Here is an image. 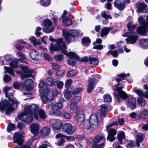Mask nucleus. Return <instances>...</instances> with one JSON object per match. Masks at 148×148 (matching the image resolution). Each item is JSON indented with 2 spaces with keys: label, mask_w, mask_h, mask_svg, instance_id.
<instances>
[{
  "label": "nucleus",
  "mask_w": 148,
  "mask_h": 148,
  "mask_svg": "<svg viewBox=\"0 0 148 148\" xmlns=\"http://www.w3.org/2000/svg\"><path fill=\"white\" fill-rule=\"evenodd\" d=\"M15 128L14 124H10L8 126L7 131L8 132H10L11 131L14 130Z\"/></svg>",
  "instance_id": "59"
},
{
  "label": "nucleus",
  "mask_w": 148,
  "mask_h": 148,
  "mask_svg": "<svg viewBox=\"0 0 148 148\" xmlns=\"http://www.w3.org/2000/svg\"><path fill=\"white\" fill-rule=\"evenodd\" d=\"M127 27L128 30L130 31V32H133L136 27L135 25H133L131 22L129 23L127 25Z\"/></svg>",
  "instance_id": "47"
},
{
  "label": "nucleus",
  "mask_w": 148,
  "mask_h": 148,
  "mask_svg": "<svg viewBox=\"0 0 148 148\" xmlns=\"http://www.w3.org/2000/svg\"><path fill=\"white\" fill-rule=\"evenodd\" d=\"M76 116L80 125H82L84 127V123L86 121L85 120L86 116L84 113L82 111L80 112L76 115Z\"/></svg>",
  "instance_id": "20"
},
{
  "label": "nucleus",
  "mask_w": 148,
  "mask_h": 148,
  "mask_svg": "<svg viewBox=\"0 0 148 148\" xmlns=\"http://www.w3.org/2000/svg\"><path fill=\"white\" fill-rule=\"evenodd\" d=\"M101 15L106 20L108 19H112V17L110 15H106L105 12H102L101 13Z\"/></svg>",
  "instance_id": "61"
},
{
  "label": "nucleus",
  "mask_w": 148,
  "mask_h": 148,
  "mask_svg": "<svg viewBox=\"0 0 148 148\" xmlns=\"http://www.w3.org/2000/svg\"><path fill=\"white\" fill-rule=\"evenodd\" d=\"M98 125V117L95 114H91L89 117V121L86 120L84 123V127L89 130L91 127L95 129Z\"/></svg>",
  "instance_id": "3"
},
{
  "label": "nucleus",
  "mask_w": 148,
  "mask_h": 148,
  "mask_svg": "<svg viewBox=\"0 0 148 148\" xmlns=\"http://www.w3.org/2000/svg\"><path fill=\"white\" fill-rule=\"evenodd\" d=\"M77 72L75 70H72L69 71L67 74V76L68 77H72L77 75Z\"/></svg>",
  "instance_id": "50"
},
{
  "label": "nucleus",
  "mask_w": 148,
  "mask_h": 148,
  "mask_svg": "<svg viewBox=\"0 0 148 148\" xmlns=\"http://www.w3.org/2000/svg\"><path fill=\"white\" fill-rule=\"evenodd\" d=\"M40 95L42 102L46 103L48 101L49 98L47 96L49 90L47 88L45 81H41L39 84Z\"/></svg>",
  "instance_id": "4"
},
{
  "label": "nucleus",
  "mask_w": 148,
  "mask_h": 148,
  "mask_svg": "<svg viewBox=\"0 0 148 148\" xmlns=\"http://www.w3.org/2000/svg\"><path fill=\"white\" fill-rule=\"evenodd\" d=\"M32 115L30 114L29 113H26L24 111L19 114L18 117L21 120L26 123H31L33 120Z\"/></svg>",
  "instance_id": "13"
},
{
  "label": "nucleus",
  "mask_w": 148,
  "mask_h": 148,
  "mask_svg": "<svg viewBox=\"0 0 148 148\" xmlns=\"http://www.w3.org/2000/svg\"><path fill=\"white\" fill-rule=\"evenodd\" d=\"M137 11L139 12H148L147 5L144 3H139L137 4Z\"/></svg>",
  "instance_id": "21"
},
{
  "label": "nucleus",
  "mask_w": 148,
  "mask_h": 148,
  "mask_svg": "<svg viewBox=\"0 0 148 148\" xmlns=\"http://www.w3.org/2000/svg\"><path fill=\"white\" fill-rule=\"evenodd\" d=\"M108 110L106 106L104 105H102L100 106L99 113L101 116L105 117Z\"/></svg>",
  "instance_id": "27"
},
{
  "label": "nucleus",
  "mask_w": 148,
  "mask_h": 148,
  "mask_svg": "<svg viewBox=\"0 0 148 148\" xmlns=\"http://www.w3.org/2000/svg\"><path fill=\"white\" fill-rule=\"evenodd\" d=\"M13 139L14 143H17L20 145L23 144V136L20 133H15L14 134Z\"/></svg>",
  "instance_id": "22"
},
{
  "label": "nucleus",
  "mask_w": 148,
  "mask_h": 148,
  "mask_svg": "<svg viewBox=\"0 0 148 148\" xmlns=\"http://www.w3.org/2000/svg\"><path fill=\"white\" fill-rule=\"evenodd\" d=\"M126 75L125 74L121 73L120 74L118 75L117 76L119 77V78H117L116 79V81L117 82L119 81L120 80H123L124 77L126 76Z\"/></svg>",
  "instance_id": "56"
},
{
  "label": "nucleus",
  "mask_w": 148,
  "mask_h": 148,
  "mask_svg": "<svg viewBox=\"0 0 148 148\" xmlns=\"http://www.w3.org/2000/svg\"><path fill=\"white\" fill-rule=\"evenodd\" d=\"M107 54L109 55L110 54L113 56L116 57L118 55V52L116 50L109 51L107 53Z\"/></svg>",
  "instance_id": "55"
},
{
  "label": "nucleus",
  "mask_w": 148,
  "mask_h": 148,
  "mask_svg": "<svg viewBox=\"0 0 148 148\" xmlns=\"http://www.w3.org/2000/svg\"><path fill=\"white\" fill-rule=\"evenodd\" d=\"M15 109L12 106V104L8 102L7 99L2 100L0 102V110L2 112L4 111L7 115H9L10 113L13 112Z\"/></svg>",
  "instance_id": "5"
},
{
  "label": "nucleus",
  "mask_w": 148,
  "mask_h": 148,
  "mask_svg": "<svg viewBox=\"0 0 148 148\" xmlns=\"http://www.w3.org/2000/svg\"><path fill=\"white\" fill-rule=\"evenodd\" d=\"M123 36L128 37L125 39L127 44H133L136 42L138 38L136 33L134 32H128L122 34Z\"/></svg>",
  "instance_id": "9"
},
{
  "label": "nucleus",
  "mask_w": 148,
  "mask_h": 148,
  "mask_svg": "<svg viewBox=\"0 0 148 148\" xmlns=\"http://www.w3.org/2000/svg\"><path fill=\"white\" fill-rule=\"evenodd\" d=\"M141 117L146 118L148 117V109H144L141 111L140 113Z\"/></svg>",
  "instance_id": "37"
},
{
  "label": "nucleus",
  "mask_w": 148,
  "mask_h": 148,
  "mask_svg": "<svg viewBox=\"0 0 148 148\" xmlns=\"http://www.w3.org/2000/svg\"><path fill=\"white\" fill-rule=\"evenodd\" d=\"M81 97L80 96H77L74 97L72 99L70 103H76L79 102L81 100Z\"/></svg>",
  "instance_id": "45"
},
{
  "label": "nucleus",
  "mask_w": 148,
  "mask_h": 148,
  "mask_svg": "<svg viewBox=\"0 0 148 148\" xmlns=\"http://www.w3.org/2000/svg\"><path fill=\"white\" fill-rule=\"evenodd\" d=\"M78 35V32L75 30L68 31L64 29L63 30V36L64 38L67 43H70L71 41L74 40V38Z\"/></svg>",
  "instance_id": "7"
},
{
  "label": "nucleus",
  "mask_w": 148,
  "mask_h": 148,
  "mask_svg": "<svg viewBox=\"0 0 148 148\" xmlns=\"http://www.w3.org/2000/svg\"><path fill=\"white\" fill-rule=\"evenodd\" d=\"M65 137V136L62 135L61 133H59L57 134L56 136V138L58 139L60 138V141L58 142V145L59 146H62L64 142V140L63 137Z\"/></svg>",
  "instance_id": "34"
},
{
  "label": "nucleus",
  "mask_w": 148,
  "mask_h": 148,
  "mask_svg": "<svg viewBox=\"0 0 148 148\" xmlns=\"http://www.w3.org/2000/svg\"><path fill=\"white\" fill-rule=\"evenodd\" d=\"M50 123H52L53 128L56 130H60L63 125V123L59 119H53L50 120Z\"/></svg>",
  "instance_id": "18"
},
{
  "label": "nucleus",
  "mask_w": 148,
  "mask_h": 148,
  "mask_svg": "<svg viewBox=\"0 0 148 148\" xmlns=\"http://www.w3.org/2000/svg\"><path fill=\"white\" fill-rule=\"evenodd\" d=\"M62 38H59L56 40V44L54 46L53 43L51 44L50 49L51 53L54 51H60L67 56L69 57L68 61V63L70 65H73L75 63L78 59V56L74 53L70 52L67 53L66 47L64 42L63 41Z\"/></svg>",
  "instance_id": "1"
},
{
  "label": "nucleus",
  "mask_w": 148,
  "mask_h": 148,
  "mask_svg": "<svg viewBox=\"0 0 148 148\" xmlns=\"http://www.w3.org/2000/svg\"><path fill=\"white\" fill-rule=\"evenodd\" d=\"M134 92H136L138 96L143 97L144 92L143 91L139 89H133Z\"/></svg>",
  "instance_id": "52"
},
{
  "label": "nucleus",
  "mask_w": 148,
  "mask_h": 148,
  "mask_svg": "<svg viewBox=\"0 0 148 148\" xmlns=\"http://www.w3.org/2000/svg\"><path fill=\"white\" fill-rule=\"evenodd\" d=\"M31 131L32 133L35 135L37 134L39 130V125L37 123H33L31 125Z\"/></svg>",
  "instance_id": "25"
},
{
  "label": "nucleus",
  "mask_w": 148,
  "mask_h": 148,
  "mask_svg": "<svg viewBox=\"0 0 148 148\" xmlns=\"http://www.w3.org/2000/svg\"><path fill=\"white\" fill-rule=\"evenodd\" d=\"M54 80L55 82L57 84V88L60 89H62L63 86V82L62 81H60L58 79H55Z\"/></svg>",
  "instance_id": "39"
},
{
  "label": "nucleus",
  "mask_w": 148,
  "mask_h": 148,
  "mask_svg": "<svg viewBox=\"0 0 148 148\" xmlns=\"http://www.w3.org/2000/svg\"><path fill=\"white\" fill-rule=\"evenodd\" d=\"M102 140L103 141L105 140V139L103 135L97 136L94 139V144L92 145V148H103L105 145L104 143H102L99 145L96 144V143L100 142Z\"/></svg>",
  "instance_id": "17"
},
{
  "label": "nucleus",
  "mask_w": 148,
  "mask_h": 148,
  "mask_svg": "<svg viewBox=\"0 0 148 148\" xmlns=\"http://www.w3.org/2000/svg\"><path fill=\"white\" fill-rule=\"evenodd\" d=\"M41 29L42 28L40 27H37L36 29L35 34L36 35L38 36L42 35V33L40 32V31Z\"/></svg>",
  "instance_id": "64"
},
{
  "label": "nucleus",
  "mask_w": 148,
  "mask_h": 148,
  "mask_svg": "<svg viewBox=\"0 0 148 148\" xmlns=\"http://www.w3.org/2000/svg\"><path fill=\"white\" fill-rule=\"evenodd\" d=\"M18 60L16 59L13 60L10 64V66L12 68H16L18 67Z\"/></svg>",
  "instance_id": "44"
},
{
  "label": "nucleus",
  "mask_w": 148,
  "mask_h": 148,
  "mask_svg": "<svg viewBox=\"0 0 148 148\" xmlns=\"http://www.w3.org/2000/svg\"><path fill=\"white\" fill-rule=\"evenodd\" d=\"M118 82L117 84L116 85V88L114 90V96L119 101L120 98L125 99L127 98V95L122 90V86H119L120 84Z\"/></svg>",
  "instance_id": "10"
},
{
  "label": "nucleus",
  "mask_w": 148,
  "mask_h": 148,
  "mask_svg": "<svg viewBox=\"0 0 148 148\" xmlns=\"http://www.w3.org/2000/svg\"><path fill=\"white\" fill-rule=\"evenodd\" d=\"M38 109L39 107L37 105L33 104L25 107L24 108V111L26 113H29L30 114L33 115L34 118L37 120L39 118L38 114Z\"/></svg>",
  "instance_id": "8"
},
{
  "label": "nucleus",
  "mask_w": 148,
  "mask_h": 148,
  "mask_svg": "<svg viewBox=\"0 0 148 148\" xmlns=\"http://www.w3.org/2000/svg\"><path fill=\"white\" fill-rule=\"evenodd\" d=\"M111 29L110 27H104L101 29V36L103 37L105 36L108 35L109 31Z\"/></svg>",
  "instance_id": "33"
},
{
  "label": "nucleus",
  "mask_w": 148,
  "mask_h": 148,
  "mask_svg": "<svg viewBox=\"0 0 148 148\" xmlns=\"http://www.w3.org/2000/svg\"><path fill=\"white\" fill-rule=\"evenodd\" d=\"M64 99L62 98L58 99L57 103L52 106L51 104H49L46 106L47 110L49 109L50 108H52V111L49 112V114L50 115L54 114L57 116H59L61 114V111L60 109L63 107V103L64 102Z\"/></svg>",
  "instance_id": "2"
},
{
  "label": "nucleus",
  "mask_w": 148,
  "mask_h": 148,
  "mask_svg": "<svg viewBox=\"0 0 148 148\" xmlns=\"http://www.w3.org/2000/svg\"><path fill=\"white\" fill-rule=\"evenodd\" d=\"M4 69L5 70V72H7L9 74L12 75L14 77V73L13 70L11 68L9 67H7L6 66H4Z\"/></svg>",
  "instance_id": "46"
},
{
  "label": "nucleus",
  "mask_w": 148,
  "mask_h": 148,
  "mask_svg": "<svg viewBox=\"0 0 148 148\" xmlns=\"http://www.w3.org/2000/svg\"><path fill=\"white\" fill-rule=\"evenodd\" d=\"M55 60L56 61H61L63 58V55L62 54H59L54 56Z\"/></svg>",
  "instance_id": "58"
},
{
  "label": "nucleus",
  "mask_w": 148,
  "mask_h": 148,
  "mask_svg": "<svg viewBox=\"0 0 148 148\" xmlns=\"http://www.w3.org/2000/svg\"><path fill=\"white\" fill-rule=\"evenodd\" d=\"M50 131V129L48 128L45 127L42 128L41 130L42 134L44 136L48 135Z\"/></svg>",
  "instance_id": "36"
},
{
  "label": "nucleus",
  "mask_w": 148,
  "mask_h": 148,
  "mask_svg": "<svg viewBox=\"0 0 148 148\" xmlns=\"http://www.w3.org/2000/svg\"><path fill=\"white\" fill-rule=\"evenodd\" d=\"M70 110L72 113L76 114L78 111L77 105L76 103H70Z\"/></svg>",
  "instance_id": "30"
},
{
  "label": "nucleus",
  "mask_w": 148,
  "mask_h": 148,
  "mask_svg": "<svg viewBox=\"0 0 148 148\" xmlns=\"http://www.w3.org/2000/svg\"><path fill=\"white\" fill-rule=\"evenodd\" d=\"M47 84L50 86H52L54 84L53 79L51 78H48L46 80Z\"/></svg>",
  "instance_id": "51"
},
{
  "label": "nucleus",
  "mask_w": 148,
  "mask_h": 148,
  "mask_svg": "<svg viewBox=\"0 0 148 148\" xmlns=\"http://www.w3.org/2000/svg\"><path fill=\"white\" fill-rule=\"evenodd\" d=\"M11 89L10 87L7 86L4 88L3 90L5 93L6 97L8 98L9 101L12 102V104H15L17 106V105L20 104L19 102L14 97L12 94L10 95L8 94V92L11 90Z\"/></svg>",
  "instance_id": "14"
},
{
  "label": "nucleus",
  "mask_w": 148,
  "mask_h": 148,
  "mask_svg": "<svg viewBox=\"0 0 148 148\" xmlns=\"http://www.w3.org/2000/svg\"><path fill=\"white\" fill-rule=\"evenodd\" d=\"M20 67L24 73L20 71H16V72L21 76L22 79H23L29 77H32V75L33 72L32 70H29L28 68L21 65L20 66Z\"/></svg>",
  "instance_id": "12"
},
{
  "label": "nucleus",
  "mask_w": 148,
  "mask_h": 148,
  "mask_svg": "<svg viewBox=\"0 0 148 148\" xmlns=\"http://www.w3.org/2000/svg\"><path fill=\"white\" fill-rule=\"evenodd\" d=\"M62 131L68 134L71 135L75 132V129L71 123H67L62 126Z\"/></svg>",
  "instance_id": "15"
},
{
  "label": "nucleus",
  "mask_w": 148,
  "mask_h": 148,
  "mask_svg": "<svg viewBox=\"0 0 148 148\" xmlns=\"http://www.w3.org/2000/svg\"><path fill=\"white\" fill-rule=\"evenodd\" d=\"M140 45L142 48L148 49V39H141L140 41Z\"/></svg>",
  "instance_id": "29"
},
{
  "label": "nucleus",
  "mask_w": 148,
  "mask_h": 148,
  "mask_svg": "<svg viewBox=\"0 0 148 148\" xmlns=\"http://www.w3.org/2000/svg\"><path fill=\"white\" fill-rule=\"evenodd\" d=\"M38 112L40 117L41 119H44L46 118V114L43 110L40 109L38 111Z\"/></svg>",
  "instance_id": "43"
},
{
  "label": "nucleus",
  "mask_w": 148,
  "mask_h": 148,
  "mask_svg": "<svg viewBox=\"0 0 148 148\" xmlns=\"http://www.w3.org/2000/svg\"><path fill=\"white\" fill-rule=\"evenodd\" d=\"M89 62L90 64L97 65L99 62V60L95 58L89 57Z\"/></svg>",
  "instance_id": "40"
},
{
  "label": "nucleus",
  "mask_w": 148,
  "mask_h": 148,
  "mask_svg": "<svg viewBox=\"0 0 148 148\" xmlns=\"http://www.w3.org/2000/svg\"><path fill=\"white\" fill-rule=\"evenodd\" d=\"M52 68L55 70L59 69L60 68V66L56 63L53 62L51 64Z\"/></svg>",
  "instance_id": "57"
},
{
  "label": "nucleus",
  "mask_w": 148,
  "mask_h": 148,
  "mask_svg": "<svg viewBox=\"0 0 148 148\" xmlns=\"http://www.w3.org/2000/svg\"><path fill=\"white\" fill-rule=\"evenodd\" d=\"M136 99L134 98H132L128 101L127 105L132 109H134L136 107Z\"/></svg>",
  "instance_id": "31"
},
{
  "label": "nucleus",
  "mask_w": 148,
  "mask_h": 148,
  "mask_svg": "<svg viewBox=\"0 0 148 148\" xmlns=\"http://www.w3.org/2000/svg\"><path fill=\"white\" fill-rule=\"evenodd\" d=\"M82 90V88L81 87L77 88L74 89L72 91V93L73 95L77 94Z\"/></svg>",
  "instance_id": "60"
},
{
  "label": "nucleus",
  "mask_w": 148,
  "mask_h": 148,
  "mask_svg": "<svg viewBox=\"0 0 148 148\" xmlns=\"http://www.w3.org/2000/svg\"><path fill=\"white\" fill-rule=\"evenodd\" d=\"M40 3L44 6H47L49 5L50 3V0H40Z\"/></svg>",
  "instance_id": "49"
},
{
  "label": "nucleus",
  "mask_w": 148,
  "mask_h": 148,
  "mask_svg": "<svg viewBox=\"0 0 148 148\" xmlns=\"http://www.w3.org/2000/svg\"><path fill=\"white\" fill-rule=\"evenodd\" d=\"M118 138L120 144H122V140L125 138V134L123 132L119 133L118 135Z\"/></svg>",
  "instance_id": "42"
},
{
  "label": "nucleus",
  "mask_w": 148,
  "mask_h": 148,
  "mask_svg": "<svg viewBox=\"0 0 148 148\" xmlns=\"http://www.w3.org/2000/svg\"><path fill=\"white\" fill-rule=\"evenodd\" d=\"M63 24L66 26H69L72 23V21L68 17H64L62 19Z\"/></svg>",
  "instance_id": "35"
},
{
  "label": "nucleus",
  "mask_w": 148,
  "mask_h": 148,
  "mask_svg": "<svg viewBox=\"0 0 148 148\" xmlns=\"http://www.w3.org/2000/svg\"><path fill=\"white\" fill-rule=\"evenodd\" d=\"M64 97L67 99L69 100L71 98L72 95L71 91L68 89H65L64 91Z\"/></svg>",
  "instance_id": "38"
},
{
  "label": "nucleus",
  "mask_w": 148,
  "mask_h": 148,
  "mask_svg": "<svg viewBox=\"0 0 148 148\" xmlns=\"http://www.w3.org/2000/svg\"><path fill=\"white\" fill-rule=\"evenodd\" d=\"M29 40L32 43L34 46L38 45H40L41 42L40 39L37 40L35 37L32 36L29 38Z\"/></svg>",
  "instance_id": "32"
},
{
  "label": "nucleus",
  "mask_w": 148,
  "mask_h": 148,
  "mask_svg": "<svg viewBox=\"0 0 148 148\" xmlns=\"http://www.w3.org/2000/svg\"><path fill=\"white\" fill-rule=\"evenodd\" d=\"M130 0H115L114 3V6L120 10L125 8V4L129 3Z\"/></svg>",
  "instance_id": "16"
},
{
  "label": "nucleus",
  "mask_w": 148,
  "mask_h": 148,
  "mask_svg": "<svg viewBox=\"0 0 148 148\" xmlns=\"http://www.w3.org/2000/svg\"><path fill=\"white\" fill-rule=\"evenodd\" d=\"M117 122H113L112 123L110 124L107 127V131L108 133L107 136V140H109L110 142H112L115 139L114 136L116 135V130L110 128V127H112L113 125H117Z\"/></svg>",
  "instance_id": "11"
},
{
  "label": "nucleus",
  "mask_w": 148,
  "mask_h": 148,
  "mask_svg": "<svg viewBox=\"0 0 148 148\" xmlns=\"http://www.w3.org/2000/svg\"><path fill=\"white\" fill-rule=\"evenodd\" d=\"M96 78H93L90 79L88 80V84L87 86V92L90 93L94 88V85L97 82Z\"/></svg>",
  "instance_id": "23"
},
{
  "label": "nucleus",
  "mask_w": 148,
  "mask_h": 148,
  "mask_svg": "<svg viewBox=\"0 0 148 148\" xmlns=\"http://www.w3.org/2000/svg\"><path fill=\"white\" fill-rule=\"evenodd\" d=\"M138 20L141 26L137 28V31L141 35H145L148 31L147 27H148V15L146 18L147 23L143 17H139Z\"/></svg>",
  "instance_id": "6"
},
{
  "label": "nucleus",
  "mask_w": 148,
  "mask_h": 148,
  "mask_svg": "<svg viewBox=\"0 0 148 148\" xmlns=\"http://www.w3.org/2000/svg\"><path fill=\"white\" fill-rule=\"evenodd\" d=\"M3 79L5 82H8L11 80V77L8 75H4Z\"/></svg>",
  "instance_id": "63"
},
{
  "label": "nucleus",
  "mask_w": 148,
  "mask_h": 148,
  "mask_svg": "<svg viewBox=\"0 0 148 148\" xmlns=\"http://www.w3.org/2000/svg\"><path fill=\"white\" fill-rule=\"evenodd\" d=\"M144 134L143 133H140L137 135L136 136V145L138 147L140 145V143L143 140Z\"/></svg>",
  "instance_id": "28"
},
{
  "label": "nucleus",
  "mask_w": 148,
  "mask_h": 148,
  "mask_svg": "<svg viewBox=\"0 0 148 148\" xmlns=\"http://www.w3.org/2000/svg\"><path fill=\"white\" fill-rule=\"evenodd\" d=\"M104 101L107 102H110L111 101L112 98L109 95L106 94L103 96Z\"/></svg>",
  "instance_id": "54"
},
{
  "label": "nucleus",
  "mask_w": 148,
  "mask_h": 148,
  "mask_svg": "<svg viewBox=\"0 0 148 148\" xmlns=\"http://www.w3.org/2000/svg\"><path fill=\"white\" fill-rule=\"evenodd\" d=\"M137 102L138 104L142 106H144L146 104L145 100L143 98L139 97L137 99Z\"/></svg>",
  "instance_id": "48"
},
{
  "label": "nucleus",
  "mask_w": 148,
  "mask_h": 148,
  "mask_svg": "<svg viewBox=\"0 0 148 148\" xmlns=\"http://www.w3.org/2000/svg\"><path fill=\"white\" fill-rule=\"evenodd\" d=\"M62 116L66 119H70L72 116L71 114L68 112H64L62 114Z\"/></svg>",
  "instance_id": "53"
},
{
  "label": "nucleus",
  "mask_w": 148,
  "mask_h": 148,
  "mask_svg": "<svg viewBox=\"0 0 148 148\" xmlns=\"http://www.w3.org/2000/svg\"><path fill=\"white\" fill-rule=\"evenodd\" d=\"M45 27L43 31L46 33H50L52 32L54 27L52 25V22L50 20L47 19L44 21Z\"/></svg>",
  "instance_id": "19"
},
{
  "label": "nucleus",
  "mask_w": 148,
  "mask_h": 148,
  "mask_svg": "<svg viewBox=\"0 0 148 148\" xmlns=\"http://www.w3.org/2000/svg\"><path fill=\"white\" fill-rule=\"evenodd\" d=\"M72 80L71 79H67L66 80L65 86L66 87H68L71 85Z\"/></svg>",
  "instance_id": "62"
},
{
  "label": "nucleus",
  "mask_w": 148,
  "mask_h": 148,
  "mask_svg": "<svg viewBox=\"0 0 148 148\" xmlns=\"http://www.w3.org/2000/svg\"><path fill=\"white\" fill-rule=\"evenodd\" d=\"M34 84L32 80L30 79H27L26 80L24 84V87L27 91H30L32 89V86Z\"/></svg>",
  "instance_id": "24"
},
{
  "label": "nucleus",
  "mask_w": 148,
  "mask_h": 148,
  "mask_svg": "<svg viewBox=\"0 0 148 148\" xmlns=\"http://www.w3.org/2000/svg\"><path fill=\"white\" fill-rule=\"evenodd\" d=\"M30 56L32 59L35 61H38L40 60V56L38 52L34 50L30 51Z\"/></svg>",
  "instance_id": "26"
},
{
  "label": "nucleus",
  "mask_w": 148,
  "mask_h": 148,
  "mask_svg": "<svg viewBox=\"0 0 148 148\" xmlns=\"http://www.w3.org/2000/svg\"><path fill=\"white\" fill-rule=\"evenodd\" d=\"M90 39L88 37H84L82 40L83 45L85 46L88 45L90 43Z\"/></svg>",
  "instance_id": "41"
}]
</instances>
